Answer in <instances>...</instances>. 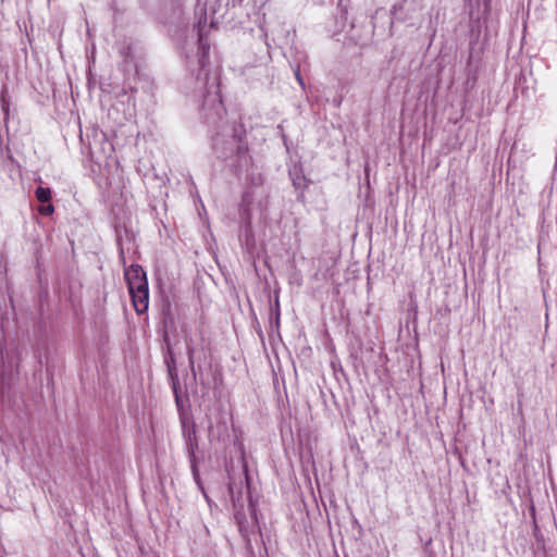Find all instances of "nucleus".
I'll return each instance as SVG.
<instances>
[{"instance_id":"nucleus-1","label":"nucleus","mask_w":557,"mask_h":557,"mask_svg":"<svg viewBox=\"0 0 557 557\" xmlns=\"http://www.w3.org/2000/svg\"><path fill=\"white\" fill-rule=\"evenodd\" d=\"M129 295L137 313H144L149 305V290L146 273L139 265H131L125 270Z\"/></svg>"},{"instance_id":"nucleus-2","label":"nucleus","mask_w":557,"mask_h":557,"mask_svg":"<svg viewBox=\"0 0 557 557\" xmlns=\"http://www.w3.org/2000/svg\"><path fill=\"white\" fill-rule=\"evenodd\" d=\"M199 45H200V50H201V57H200L199 62H200L201 69L205 70L206 61L209 55V45L203 39V36L201 34L199 35Z\"/></svg>"},{"instance_id":"nucleus-3","label":"nucleus","mask_w":557,"mask_h":557,"mask_svg":"<svg viewBox=\"0 0 557 557\" xmlns=\"http://www.w3.org/2000/svg\"><path fill=\"white\" fill-rule=\"evenodd\" d=\"M36 198L40 202H49L51 200V190L50 188L38 187L35 191Z\"/></svg>"},{"instance_id":"nucleus-4","label":"nucleus","mask_w":557,"mask_h":557,"mask_svg":"<svg viewBox=\"0 0 557 557\" xmlns=\"http://www.w3.org/2000/svg\"><path fill=\"white\" fill-rule=\"evenodd\" d=\"M54 211V208L52 205L44 206L39 208V213L42 215H50Z\"/></svg>"},{"instance_id":"nucleus-5","label":"nucleus","mask_w":557,"mask_h":557,"mask_svg":"<svg viewBox=\"0 0 557 557\" xmlns=\"http://www.w3.org/2000/svg\"><path fill=\"white\" fill-rule=\"evenodd\" d=\"M194 350L191 348H188V356L189 360L191 361Z\"/></svg>"},{"instance_id":"nucleus-6","label":"nucleus","mask_w":557,"mask_h":557,"mask_svg":"<svg viewBox=\"0 0 557 557\" xmlns=\"http://www.w3.org/2000/svg\"><path fill=\"white\" fill-rule=\"evenodd\" d=\"M297 79L301 83V78L298 73H297Z\"/></svg>"}]
</instances>
